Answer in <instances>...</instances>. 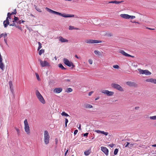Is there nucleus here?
I'll return each mask as SVG.
<instances>
[{
	"mask_svg": "<svg viewBox=\"0 0 156 156\" xmlns=\"http://www.w3.org/2000/svg\"><path fill=\"white\" fill-rule=\"evenodd\" d=\"M46 9H47L48 12L60 16L64 17H74V15L66 14L65 13L62 14L60 12L53 10L47 7L46 8Z\"/></svg>",
	"mask_w": 156,
	"mask_h": 156,
	"instance_id": "nucleus-1",
	"label": "nucleus"
},
{
	"mask_svg": "<svg viewBox=\"0 0 156 156\" xmlns=\"http://www.w3.org/2000/svg\"><path fill=\"white\" fill-rule=\"evenodd\" d=\"M44 143L47 145L49 143L50 136L47 130H45L44 132Z\"/></svg>",
	"mask_w": 156,
	"mask_h": 156,
	"instance_id": "nucleus-2",
	"label": "nucleus"
},
{
	"mask_svg": "<svg viewBox=\"0 0 156 156\" xmlns=\"http://www.w3.org/2000/svg\"><path fill=\"white\" fill-rule=\"evenodd\" d=\"M35 93L39 101L42 104H44L45 103V101L38 90H36Z\"/></svg>",
	"mask_w": 156,
	"mask_h": 156,
	"instance_id": "nucleus-3",
	"label": "nucleus"
},
{
	"mask_svg": "<svg viewBox=\"0 0 156 156\" xmlns=\"http://www.w3.org/2000/svg\"><path fill=\"white\" fill-rule=\"evenodd\" d=\"M63 61L64 63L67 66L71 67L72 69H73L74 67L75 66L73 63L69 61L66 58H64L63 59Z\"/></svg>",
	"mask_w": 156,
	"mask_h": 156,
	"instance_id": "nucleus-4",
	"label": "nucleus"
},
{
	"mask_svg": "<svg viewBox=\"0 0 156 156\" xmlns=\"http://www.w3.org/2000/svg\"><path fill=\"white\" fill-rule=\"evenodd\" d=\"M11 15H12L10 13H8L6 20H4L3 22V25L5 28H6L7 27L8 25H9V22L8 19H11Z\"/></svg>",
	"mask_w": 156,
	"mask_h": 156,
	"instance_id": "nucleus-5",
	"label": "nucleus"
},
{
	"mask_svg": "<svg viewBox=\"0 0 156 156\" xmlns=\"http://www.w3.org/2000/svg\"><path fill=\"white\" fill-rule=\"evenodd\" d=\"M47 58H45L44 61H42L41 59H39L38 60V61L40 62L41 66L42 67H44L46 66H50L49 63L46 60V59Z\"/></svg>",
	"mask_w": 156,
	"mask_h": 156,
	"instance_id": "nucleus-6",
	"label": "nucleus"
},
{
	"mask_svg": "<svg viewBox=\"0 0 156 156\" xmlns=\"http://www.w3.org/2000/svg\"><path fill=\"white\" fill-rule=\"evenodd\" d=\"M24 123L25 131L27 134H29L30 133V130L29 124L27 120L26 119L24 121Z\"/></svg>",
	"mask_w": 156,
	"mask_h": 156,
	"instance_id": "nucleus-7",
	"label": "nucleus"
},
{
	"mask_svg": "<svg viewBox=\"0 0 156 156\" xmlns=\"http://www.w3.org/2000/svg\"><path fill=\"white\" fill-rule=\"evenodd\" d=\"M111 86L112 87L116 89L119 91H122L124 90L123 88L120 85L117 84L112 83V84Z\"/></svg>",
	"mask_w": 156,
	"mask_h": 156,
	"instance_id": "nucleus-8",
	"label": "nucleus"
},
{
	"mask_svg": "<svg viewBox=\"0 0 156 156\" xmlns=\"http://www.w3.org/2000/svg\"><path fill=\"white\" fill-rule=\"evenodd\" d=\"M85 42L88 44L99 43L102 42L101 41L91 39H87L86 40Z\"/></svg>",
	"mask_w": 156,
	"mask_h": 156,
	"instance_id": "nucleus-9",
	"label": "nucleus"
},
{
	"mask_svg": "<svg viewBox=\"0 0 156 156\" xmlns=\"http://www.w3.org/2000/svg\"><path fill=\"white\" fill-rule=\"evenodd\" d=\"M139 73L140 74H145L146 75H149L151 74V73L148 70L146 69L143 70L141 69H139Z\"/></svg>",
	"mask_w": 156,
	"mask_h": 156,
	"instance_id": "nucleus-10",
	"label": "nucleus"
},
{
	"mask_svg": "<svg viewBox=\"0 0 156 156\" xmlns=\"http://www.w3.org/2000/svg\"><path fill=\"white\" fill-rule=\"evenodd\" d=\"M102 93L106 94L108 96H112L114 94V92L112 91H109L107 90H104L102 91Z\"/></svg>",
	"mask_w": 156,
	"mask_h": 156,
	"instance_id": "nucleus-11",
	"label": "nucleus"
},
{
	"mask_svg": "<svg viewBox=\"0 0 156 156\" xmlns=\"http://www.w3.org/2000/svg\"><path fill=\"white\" fill-rule=\"evenodd\" d=\"M101 150L106 155H108V150L106 147H101Z\"/></svg>",
	"mask_w": 156,
	"mask_h": 156,
	"instance_id": "nucleus-12",
	"label": "nucleus"
},
{
	"mask_svg": "<svg viewBox=\"0 0 156 156\" xmlns=\"http://www.w3.org/2000/svg\"><path fill=\"white\" fill-rule=\"evenodd\" d=\"M126 84L130 87H135L136 85L135 82L131 81H128L126 82Z\"/></svg>",
	"mask_w": 156,
	"mask_h": 156,
	"instance_id": "nucleus-13",
	"label": "nucleus"
},
{
	"mask_svg": "<svg viewBox=\"0 0 156 156\" xmlns=\"http://www.w3.org/2000/svg\"><path fill=\"white\" fill-rule=\"evenodd\" d=\"M62 88H57L55 89L53 91L54 93H59L62 91Z\"/></svg>",
	"mask_w": 156,
	"mask_h": 156,
	"instance_id": "nucleus-14",
	"label": "nucleus"
},
{
	"mask_svg": "<svg viewBox=\"0 0 156 156\" xmlns=\"http://www.w3.org/2000/svg\"><path fill=\"white\" fill-rule=\"evenodd\" d=\"M146 81L147 82H150L154 84H155V82H156V79L153 78H150L149 79H146Z\"/></svg>",
	"mask_w": 156,
	"mask_h": 156,
	"instance_id": "nucleus-15",
	"label": "nucleus"
},
{
	"mask_svg": "<svg viewBox=\"0 0 156 156\" xmlns=\"http://www.w3.org/2000/svg\"><path fill=\"white\" fill-rule=\"evenodd\" d=\"M3 59H0V68L3 71L4 69L5 65L2 62Z\"/></svg>",
	"mask_w": 156,
	"mask_h": 156,
	"instance_id": "nucleus-16",
	"label": "nucleus"
},
{
	"mask_svg": "<svg viewBox=\"0 0 156 156\" xmlns=\"http://www.w3.org/2000/svg\"><path fill=\"white\" fill-rule=\"evenodd\" d=\"M120 16L123 18L129 19V15L125 14H122L120 15Z\"/></svg>",
	"mask_w": 156,
	"mask_h": 156,
	"instance_id": "nucleus-17",
	"label": "nucleus"
},
{
	"mask_svg": "<svg viewBox=\"0 0 156 156\" xmlns=\"http://www.w3.org/2000/svg\"><path fill=\"white\" fill-rule=\"evenodd\" d=\"M123 1H110L108 2V3H115L117 4H118L121 3L123 2Z\"/></svg>",
	"mask_w": 156,
	"mask_h": 156,
	"instance_id": "nucleus-18",
	"label": "nucleus"
},
{
	"mask_svg": "<svg viewBox=\"0 0 156 156\" xmlns=\"http://www.w3.org/2000/svg\"><path fill=\"white\" fill-rule=\"evenodd\" d=\"M119 52L122 54V55L126 57H128V56H129V54L125 52L123 50H120L119 51Z\"/></svg>",
	"mask_w": 156,
	"mask_h": 156,
	"instance_id": "nucleus-19",
	"label": "nucleus"
},
{
	"mask_svg": "<svg viewBox=\"0 0 156 156\" xmlns=\"http://www.w3.org/2000/svg\"><path fill=\"white\" fill-rule=\"evenodd\" d=\"M59 41H60L62 42H68V41L65 38H64L62 37H60Z\"/></svg>",
	"mask_w": 156,
	"mask_h": 156,
	"instance_id": "nucleus-20",
	"label": "nucleus"
},
{
	"mask_svg": "<svg viewBox=\"0 0 156 156\" xmlns=\"http://www.w3.org/2000/svg\"><path fill=\"white\" fill-rule=\"evenodd\" d=\"M84 107L85 108H91L93 107V106L92 105L88 104H86L84 105Z\"/></svg>",
	"mask_w": 156,
	"mask_h": 156,
	"instance_id": "nucleus-21",
	"label": "nucleus"
},
{
	"mask_svg": "<svg viewBox=\"0 0 156 156\" xmlns=\"http://www.w3.org/2000/svg\"><path fill=\"white\" fill-rule=\"evenodd\" d=\"M90 153V150H88L87 151H85L84 152V154L86 156L88 155Z\"/></svg>",
	"mask_w": 156,
	"mask_h": 156,
	"instance_id": "nucleus-22",
	"label": "nucleus"
},
{
	"mask_svg": "<svg viewBox=\"0 0 156 156\" xmlns=\"http://www.w3.org/2000/svg\"><path fill=\"white\" fill-rule=\"evenodd\" d=\"M58 67L63 70H65L66 69L63 66L62 64L61 63L58 64Z\"/></svg>",
	"mask_w": 156,
	"mask_h": 156,
	"instance_id": "nucleus-23",
	"label": "nucleus"
},
{
	"mask_svg": "<svg viewBox=\"0 0 156 156\" xmlns=\"http://www.w3.org/2000/svg\"><path fill=\"white\" fill-rule=\"evenodd\" d=\"M94 53L97 55H101V52L95 50L94 51Z\"/></svg>",
	"mask_w": 156,
	"mask_h": 156,
	"instance_id": "nucleus-24",
	"label": "nucleus"
},
{
	"mask_svg": "<svg viewBox=\"0 0 156 156\" xmlns=\"http://www.w3.org/2000/svg\"><path fill=\"white\" fill-rule=\"evenodd\" d=\"M61 115L62 116H64L66 117L69 116V115L67 113H66L65 112H63L61 113Z\"/></svg>",
	"mask_w": 156,
	"mask_h": 156,
	"instance_id": "nucleus-25",
	"label": "nucleus"
},
{
	"mask_svg": "<svg viewBox=\"0 0 156 156\" xmlns=\"http://www.w3.org/2000/svg\"><path fill=\"white\" fill-rule=\"evenodd\" d=\"M73 89L71 88H69L67 89V90L66 91V92L68 93L72 91Z\"/></svg>",
	"mask_w": 156,
	"mask_h": 156,
	"instance_id": "nucleus-26",
	"label": "nucleus"
},
{
	"mask_svg": "<svg viewBox=\"0 0 156 156\" xmlns=\"http://www.w3.org/2000/svg\"><path fill=\"white\" fill-rule=\"evenodd\" d=\"M44 50L42 49L40 50L39 52V54L40 55H41L42 53L44 52Z\"/></svg>",
	"mask_w": 156,
	"mask_h": 156,
	"instance_id": "nucleus-27",
	"label": "nucleus"
},
{
	"mask_svg": "<svg viewBox=\"0 0 156 156\" xmlns=\"http://www.w3.org/2000/svg\"><path fill=\"white\" fill-rule=\"evenodd\" d=\"M150 119L151 120H156V115H154L152 116H150L149 117Z\"/></svg>",
	"mask_w": 156,
	"mask_h": 156,
	"instance_id": "nucleus-28",
	"label": "nucleus"
},
{
	"mask_svg": "<svg viewBox=\"0 0 156 156\" xmlns=\"http://www.w3.org/2000/svg\"><path fill=\"white\" fill-rule=\"evenodd\" d=\"M38 44L39 45H38V48L37 50H39L42 48V45H41V44L39 42H38Z\"/></svg>",
	"mask_w": 156,
	"mask_h": 156,
	"instance_id": "nucleus-29",
	"label": "nucleus"
},
{
	"mask_svg": "<svg viewBox=\"0 0 156 156\" xmlns=\"http://www.w3.org/2000/svg\"><path fill=\"white\" fill-rule=\"evenodd\" d=\"M35 9L37 10V11H38L39 12H42V11L41 9H40L39 8L37 7L36 6L35 7Z\"/></svg>",
	"mask_w": 156,
	"mask_h": 156,
	"instance_id": "nucleus-30",
	"label": "nucleus"
},
{
	"mask_svg": "<svg viewBox=\"0 0 156 156\" xmlns=\"http://www.w3.org/2000/svg\"><path fill=\"white\" fill-rule=\"evenodd\" d=\"M9 88L12 87V83L11 81H9Z\"/></svg>",
	"mask_w": 156,
	"mask_h": 156,
	"instance_id": "nucleus-31",
	"label": "nucleus"
},
{
	"mask_svg": "<svg viewBox=\"0 0 156 156\" xmlns=\"http://www.w3.org/2000/svg\"><path fill=\"white\" fill-rule=\"evenodd\" d=\"M118 149L117 148H116L115 150V151H114V154L115 155H116L117 154L118 152Z\"/></svg>",
	"mask_w": 156,
	"mask_h": 156,
	"instance_id": "nucleus-32",
	"label": "nucleus"
},
{
	"mask_svg": "<svg viewBox=\"0 0 156 156\" xmlns=\"http://www.w3.org/2000/svg\"><path fill=\"white\" fill-rule=\"evenodd\" d=\"M35 75H36V77H37V80H40V79L39 78V75H38V74L37 73H35Z\"/></svg>",
	"mask_w": 156,
	"mask_h": 156,
	"instance_id": "nucleus-33",
	"label": "nucleus"
},
{
	"mask_svg": "<svg viewBox=\"0 0 156 156\" xmlns=\"http://www.w3.org/2000/svg\"><path fill=\"white\" fill-rule=\"evenodd\" d=\"M18 18L17 17L14 16V20L12 21L14 23L18 20Z\"/></svg>",
	"mask_w": 156,
	"mask_h": 156,
	"instance_id": "nucleus-34",
	"label": "nucleus"
},
{
	"mask_svg": "<svg viewBox=\"0 0 156 156\" xmlns=\"http://www.w3.org/2000/svg\"><path fill=\"white\" fill-rule=\"evenodd\" d=\"M101 134L105 135V136H107L108 135V133L106 132H105L104 131H102Z\"/></svg>",
	"mask_w": 156,
	"mask_h": 156,
	"instance_id": "nucleus-35",
	"label": "nucleus"
},
{
	"mask_svg": "<svg viewBox=\"0 0 156 156\" xmlns=\"http://www.w3.org/2000/svg\"><path fill=\"white\" fill-rule=\"evenodd\" d=\"M113 67L114 68L116 69H118L119 68V66L117 65H114Z\"/></svg>",
	"mask_w": 156,
	"mask_h": 156,
	"instance_id": "nucleus-36",
	"label": "nucleus"
},
{
	"mask_svg": "<svg viewBox=\"0 0 156 156\" xmlns=\"http://www.w3.org/2000/svg\"><path fill=\"white\" fill-rule=\"evenodd\" d=\"M74 29V27L73 26H69V30H73Z\"/></svg>",
	"mask_w": 156,
	"mask_h": 156,
	"instance_id": "nucleus-37",
	"label": "nucleus"
},
{
	"mask_svg": "<svg viewBox=\"0 0 156 156\" xmlns=\"http://www.w3.org/2000/svg\"><path fill=\"white\" fill-rule=\"evenodd\" d=\"M68 122V120L67 118H65V127H67V123Z\"/></svg>",
	"mask_w": 156,
	"mask_h": 156,
	"instance_id": "nucleus-38",
	"label": "nucleus"
},
{
	"mask_svg": "<svg viewBox=\"0 0 156 156\" xmlns=\"http://www.w3.org/2000/svg\"><path fill=\"white\" fill-rule=\"evenodd\" d=\"M135 18V16H133L129 15V19H133Z\"/></svg>",
	"mask_w": 156,
	"mask_h": 156,
	"instance_id": "nucleus-39",
	"label": "nucleus"
},
{
	"mask_svg": "<svg viewBox=\"0 0 156 156\" xmlns=\"http://www.w3.org/2000/svg\"><path fill=\"white\" fill-rule=\"evenodd\" d=\"M64 81L65 82H69L71 81L70 79H65Z\"/></svg>",
	"mask_w": 156,
	"mask_h": 156,
	"instance_id": "nucleus-40",
	"label": "nucleus"
},
{
	"mask_svg": "<svg viewBox=\"0 0 156 156\" xmlns=\"http://www.w3.org/2000/svg\"><path fill=\"white\" fill-rule=\"evenodd\" d=\"M88 62L90 64H92L93 63L92 60L90 59H89Z\"/></svg>",
	"mask_w": 156,
	"mask_h": 156,
	"instance_id": "nucleus-41",
	"label": "nucleus"
},
{
	"mask_svg": "<svg viewBox=\"0 0 156 156\" xmlns=\"http://www.w3.org/2000/svg\"><path fill=\"white\" fill-rule=\"evenodd\" d=\"M129 144V143L128 142H127L125 144V147H127Z\"/></svg>",
	"mask_w": 156,
	"mask_h": 156,
	"instance_id": "nucleus-42",
	"label": "nucleus"
},
{
	"mask_svg": "<svg viewBox=\"0 0 156 156\" xmlns=\"http://www.w3.org/2000/svg\"><path fill=\"white\" fill-rule=\"evenodd\" d=\"M95 131L98 133H101H101L102 132L101 131L99 130H95Z\"/></svg>",
	"mask_w": 156,
	"mask_h": 156,
	"instance_id": "nucleus-43",
	"label": "nucleus"
},
{
	"mask_svg": "<svg viewBox=\"0 0 156 156\" xmlns=\"http://www.w3.org/2000/svg\"><path fill=\"white\" fill-rule=\"evenodd\" d=\"M16 27L18 28V29H19L21 30H22V28H21V27H20V26H18V25H16V27Z\"/></svg>",
	"mask_w": 156,
	"mask_h": 156,
	"instance_id": "nucleus-44",
	"label": "nucleus"
},
{
	"mask_svg": "<svg viewBox=\"0 0 156 156\" xmlns=\"http://www.w3.org/2000/svg\"><path fill=\"white\" fill-rule=\"evenodd\" d=\"M10 90H11V92H12V94H13L14 90H13V87H12L10 88Z\"/></svg>",
	"mask_w": 156,
	"mask_h": 156,
	"instance_id": "nucleus-45",
	"label": "nucleus"
},
{
	"mask_svg": "<svg viewBox=\"0 0 156 156\" xmlns=\"http://www.w3.org/2000/svg\"><path fill=\"white\" fill-rule=\"evenodd\" d=\"M9 25L10 26H15V27H16V24L15 23L13 22V23L12 24H9Z\"/></svg>",
	"mask_w": 156,
	"mask_h": 156,
	"instance_id": "nucleus-46",
	"label": "nucleus"
},
{
	"mask_svg": "<svg viewBox=\"0 0 156 156\" xmlns=\"http://www.w3.org/2000/svg\"><path fill=\"white\" fill-rule=\"evenodd\" d=\"M4 41L5 43L7 45V46H8V44H7V39L6 38H4Z\"/></svg>",
	"mask_w": 156,
	"mask_h": 156,
	"instance_id": "nucleus-47",
	"label": "nucleus"
},
{
	"mask_svg": "<svg viewBox=\"0 0 156 156\" xmlns=\"http://www.w3.org/2000/svg\"><path fill=\"white\" fill-rule=\"evenodd\" d=\"M78 132V130H77V129H76V130H75L74 131V135H76V134Z\"/></svg>",
	"mask_w": 156,
	"mask_h": 156,
	"instance_id": "nucleus-48",
	"label": "nucleus"
},
{
	"mask_svg": "<svg viewBox=\"0 0 156 156\" xmlns=\"http://www.w3.org/2000/svg\"><path fill=\"white\" fill-rule=\"evenodd\" d=\"M16 131L17 132L18 134V135H19L20 134V131L19 129H18L16 128Z\"/></svg>",
	"mask_w": 156,
	"mask_h": 156,
	"instance_id": "nucleus-49",
	"label": "nucleus"
},
{
	"mask_svg": "<svg viewBox=\"0 0 156 156\" xmlns=\"http://www.w3.org/2000/svg\"><path fill=\"white\" fill-rule=\"evenodd\" d=\"M88 134V133H84L83 135L84 136H87Z\"/></svg>",
	"mask_w": 156,
	"mask_h": 156,
	"instance_id": "nucleus-50",
	"label": "nucleus"
},
{
	"mask_svg": "<svg viewBox=\"0 0 156 156\" xmlns=\"http://www.w3.org/2000/svg\"><path fill=\"white\" fill-rule=\"evenodd\" d=\"M114 145V144H111L109 145V146L111 147H113Z\"/></svg>",
	"mask_w": 156,
	"mask_h": 156,
	"instance_id": "nucleus-51",
	"label": "nucleus"
},
{
	"mask_svg": "<svg viewBox=\"0 0 156 156\" xmlns=\"http://www.w3.org/2000/svg\"><path fill=\"white\" fill-rule=\"evenodd\" d=\"M7 36V34L5 33V34H4L3 37L4 38H5V37Z\"/></svg>",
	"mask_w": 156,
	"mask_h": 156,
	"instance_id": "nucleus-52",
	"label": "nucleus"
},
{
	"mask_svg": "<svg viewBox=\"0 0 156 156\" xmlns=\"http://www.w3.org/2000/svg\"><path fill=\"white\" fill-rule=\"evenodd\" d=\"M75 57L77 58L78 59H80L81 58V57H78V56L76 55L75 56Z\"/></svg>",
	"mask_w": 156,
	"mask_h": 156,
	"instance_id": "nucleus-53",
	"label": "nucleus"
},
{
	"mask_svg": "<svg viewBox=\"0 0 156 156\" xmlns=\"http://www.w3.org/2000/svg\"><path fill=\"white\" fill-rule=\"evenodd\" d=\"M93 93V91H90V92H89V94H88L89 96H90Z\"/></svg>",
	"mask_w": 156,
	"mask_h": 156,
	"instance_id": "nucleus-54",
	"label": "nucleus"
},
{
	"mask_svg": "<svg viewBox=\"0 0 156 156\" xmlns=\"http://www.w3.org/2000/svg\"><path fill=\"white\" fill-rule=\"evenodd\" d=\"M3 35H4V34L3 33H2V34H0V38H1L2 37H3Z\"/></svg>",
	"mask_w": 156,
	"mask_h": 156,
	"instance_id": "nucleus-55",
	"label": "nucleus"
},
{
	"mask_svg": "<svg viewBox=\"0 0 156 156\" xmlns=\"http://www.w3.org/2000/svg\"><path fill=\"white\" fill-rule=\"evenodd\" d=\"M17 23L19 24H21V20H18L17 21Z\"/></svg>",
	"mask_w": 156,
	"mask_h": 156,
	"instance_id": "nucleus-56",
	"label": "nucleus"
},
{
	"mask_svg": "<svg viewBox=\"0 0 156 156\" xmlns=\"http://www.w3.org/2000/svg\"><path fill=\"white\" fill-rule=\"evenodd\" d=\"M133 144H129V147H132L133 146Z\"/></svg>",
	"mask_w": 156,
	"mask_h": 156,
	"instance_id": "nucleus-57",
	"label": "nucleus"
},
{
	"mask_svg": "<svg viewBox=\"0 0 156 156\" xmlns=\"http://www.w3.org/2000/svg\"><path fill=\"white\" fill-rule=\"evenodd\" d=\"M16 12H13L11 13V15H15V14H16Z\"/></svg>",
	"mask_w": 156,
	"mask_h": 156,
	"instance_id": "nucleus-58",
	"label": "nucleus"
},
{
	"mask_svg": "<svg viewBox=\"0 0 156 156\" xmlns=\"http://www.w3.org/2000/svg\"><path fill=\"white\" fill-rule=\"evenodd\" d=\"M78 129L79 130H81V124H79V127H78Z\"/></svg>",
	"mask_w": 156,
	"mask_h": 156,
	"instance_id": "nucleus-59",
	"label": "nucleus"
},
{
	"mask_svg": "<svg viewBox=\"0 0 156 156\" xmlns=\"http://www.w3.org/2000/svg\"><path fill=\"white\" fill-rule=\"evenodd\" d=\"M129 56H128V57H131L132 58H134V56H132V55H130L129 54Z\"/></svg>",
	"mask_w": 156,
	"mask_h": 156,
	"instance_id": "nucleus-60",
	"label": "nucleus"
},
{
	"mask_svg": "<svg viewBox=\"0 0 156 156\" xmlns=\"http://www.w3.org/2000/svg\"><path fill=\"white\" fill-rule=\"evenodd\" d=\"M68 152V150H67L65 153V156H66V154H67V153Z\"/></svg>",
	"mask_w": 156,
	"mask_h": 156,
	"instance_id": "nucleus-61",
	"label": "nucleus"
},
{
	"mask_svg": "<svg viewBox=\"0 0 156 156\" xmlns=\"http://www.w3.org/2000/svg\"><path fill=\"white\" fill-rule=\"evenodd\" d=\"M139 107H136L135 108V109H139Z\"/></svg>",
	"mask_w": 156,
	"mask_h": 156,
	"instance_id": "nucleus-62",
	"label": "nucleus"
},
{
	"mask_svg": "<svg viewBox=\"0 0 156 156\" xmlns=\"http://www.w3.org/2000/svg\"><path fill=\"white\" fill-rule=\"evenodd\" d=\"M152 146L153 147H156V144L152 145Z\"/></svg>",
	"mask_w": 156,
	"mask_h": 156,
	"instance_id": "nucleus-63",
	"label": "nucleus"
},
{
	"mask_svg": "<svg viewBox=\"0 0 156 156\" xmlns=\"http://www.w3.org/2000/svg\"><path fill=\"white\" fill-rule=\"evenodd\" d=\"M74 29L76 30H79V29L78 28H77L74 27Z\"/></svg>",
	"mask_w": 156,
	"mask_h": 156,
	"instance_id": "nucleus-64",
	"label": "nucleus"
}]
</instances>
